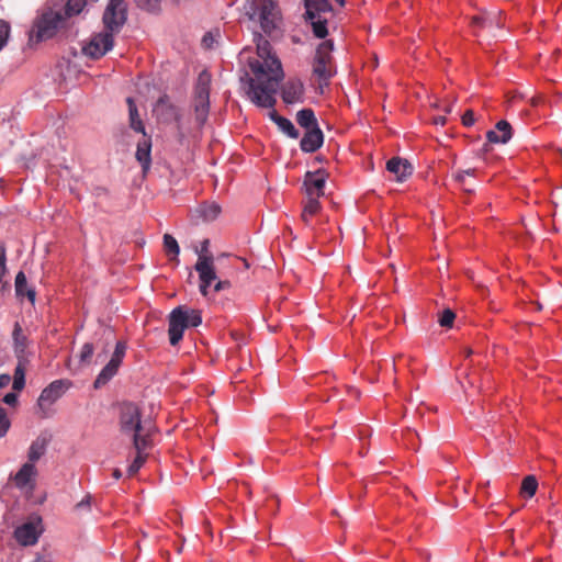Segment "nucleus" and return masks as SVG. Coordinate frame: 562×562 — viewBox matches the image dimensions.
Masks as SVG:
<instances>
[{
    "label": "nucleus",
    "instance_id": "1",
    "mask_svg": "<svg viewBox=\"0 0 562 562\" xmlns=\"http://www.w3.org/2000/svg\"><path fill=\"white\" fill-rule=\"evenodd\" d=\"M258 58L249 60V68L254 77H249L247 95L256 105L273 108L277 100L276 93L280 81L283 79L281 61L271 53L268 40L257 35Z\"/></svg>",
    "mask_w": 562,
    "mask_h": 562
},
{
    "label": "nucleus",
    "instance_id": "2",
    "mask_svg": "<svg viewBox=\"0 0 562 562\" xmlns=\"http://www.w3.org/2000/svg\"><path fill=\"white\" fill-rule=\"evenodd\" d=\"M120 426L123 434L133 438L135 448H142L145 439H149V430L140 422V412L133 403H123L120 406Z\"/></svg>",
    "mask_w": 562,
    "mask_h": 562
},
{
    "label": "nucleus",
    "instance_id": "3",
    "mask_svg": "<svg viewBox=\"0 0 562 562\" xmlns=\"http://www.w3.org/2000/svg\"><path fill=\"white\" fill-rule=\"evenodd\" d=\"M246 15L260 23L261 30L271 35L277 29L279 11L273 0H251L245 5Z\"/></svg>",
    "mask_w": 562,
    "mask_h": 562
},
{
    "label": "nucleus",
    "instance_id": "4",
    "mask_svg": "<svg viewBox=\"0 0 562 562\" xmlns=\"http://www.w3.org/2000/svg\"><path fill=\"white\" fill-rule=\"evenodd\" d=\"M65 22V15L60 11L50 8L43 9L34 20L30 37L36 41H45L55 36Z\"/></svg>",
    "mask_w": 562,
    "mask_h": 562
},
{
    "label": "nucleus",
    "instance_id": "5",
    "mask_svg": "<svg viewBox=\"0 0 562 562\" xmlns=\"http://www.w3.org/2000/svg\"><path fill=\"white\" fill-rule=\"evenodd\" d=\"M210 86L211 75L206 70H203L198 77L193 99L195 121L199 126L204 125L209 116Z\"/></svg>",
    "mask_w": 562,
    "mask_h": 562
},
{
    "label": "nucleus",
    "instance_id": "6",
    "mask_svg": "<svg viewBox=\"0 0 562 562\" xmlns=\"http://www.w3.org/2000/svg\"><path fill=\"white\" fill-rule=\"evenodd\" d=\"M334 44L331 41H324L316 49L313 63V75L318 79L319 87L327 86L334 75L331 52Z\"/></svg>",
    "mask_w": 562,
    "mask_h": 562
},
{
    "label": "nucleus",
    "instance_id": "7",
    "mask_svg": "<svg viewBox=\"0 0 562 562\" xmlns=\"http://www.w3.org/2000/svg\"><path fill=\"white\" fill-rule=\"evenodd\" d=\"M126 14L127 9L124 0H110L102 18L104 31L111 32L113 35L119 33L126 22Z\"/></svg>",
    "mask_w": 562,
    "mask_h": 562
},
{
    "label": "nucleus",
    "instance_id": "8",
    "mask_svg": "<svg viewBox=\"0 0 562 562\" xmlns=\"http://www.w3.org/2000/svg\"><path fill=\"white\" fill-rule=\"evenodd\" d=\"M209 240L205 239L202 244L201 254L199 255L198 261L194 269L199 273L200 278V292L203 296L207 295V289L212 282L216 281L217 276L213 265V256H205L203 252L207 251Z\"/></svg>",
    "mask_w": 562,
    "mask_h": 562
},
{
    "label": "nucleus",
    "instance_id": "9",
    "mask_svg": "<svg viewBox=\"0 0 562 562\" xmlns=\"http://www.w3.org/2000/svg\"><path fill=\"white\" fill-rule=\"evenodd\" d=\"M113 44L114 35L111 32L103 31L94 34L87 43V45L83 46L82 50L85 55L93 59H98L111 50Z\"/></svg>",
    "mask_w": 562,
    "mask_h": 562
},
{
    "label": "nucleus",
    "instance_id": "10",
    "mask_svg": "<svg viewBox=\"0 0 562 562\" xmlns=\"http://www.w3.org/2000/svg\"><path fill=\"white\" fill-rule=\"evenodd\" d=\"M126 345L123 341H117L112 357L108 364L102 369L100 374L94 381L93 386L106 384L119 371L122 360L125 356Z\"/></svg>",
    "mask_w": 562,
    "mask_h": 562
},
{
    "label": "nucleus",
    "instance_id": "11",
    "mask_svg": "<svg viewBox=\"0 0 562 562\" xmlns=\"http://www.w3.org/2000/svg\"><path fill=\"white\" fill-rule=\"evenodd\" d=\"M188 317L186 316V307L178 306L169 314V341L172 346L179 344L183 337V331L188 328Z\"/></svg>",
    "mask_w": 562,
    "mask_h": 562
},
{
    "label": "nucleus",
    "instance_id": "12",
    "mask_svg": "<svg viewBox=\"0 0 562 562\" xmlns=\"http://www.w3.org/2000/svg\"><path fill=\"white\" fill-rule=\"evenodd\" d=\"M326 182V173L319 169L315 172L308 171L304 177V187L307 199L316 198L318 200L324 195V188Z\"/></svg>",
    "mask_w": 562,
    "mask_h": 562
},
{
    "label": "nucleus",
    "instance_id": "13",
    "mask_svg": "<svg viewBox=\"0 0 562 562\" xmlns=\"http://www.w3.org/2000/svg\"><path fill=\"white\" fill-rule=\"evenodd\" d=\"M41 521L38 522H25L18 527L14 531V537L21 546H33L37 542V539L42 532Z\"/></svg>",
    "mask_w": 562,
    "mask_h": 562
},
{
    "label": "nucleus",
    "instance_id": "14",
    "mask_svg": "<svg viewBox=\"0 0 562 562\" xmlns=\"http://www.w3.org/2000/svg\"><path fill=\"white\" fill-rule=\"evenodd\" d=\"M303 95L304 86L299 79H290L282 87L281 97L288 104L303 102Z\"/></svg>",
    "mask_w": 562,
    "mask_h": 562
},
{
    "label": "nucleus",
    "instance_id": "15",
    "mask_svg": "<svg viewBox=\"0 0 562 562\" xmlns=\"http://www.w3.org/2000/svg\"><path fill=\"white\" fill-rule=\"evenodd\" d=\"M154 113L158 117V120L162 122H171L179 120V113L173 104L169 102V98L167 95H162L158 99L154 106Z\"/></svg>",
    "mask_w": 562,
    "mask_h": 562
},
{
    "label": "nucleus",
    "instance_id": "16",
    "mask_svg": "<svg viewBox=\"0 0 562 562\" xmlns=\"http://www.w3.org/2000/svg\"><path fill=\"white\" fill-rule=\"evenodd\" d=\"M324 143V134L319 127L306 130V133L300 142L301 150L304 153H314Z\"/></svg>",
    "mask_w": 562,
    "mask_h": 562
},
{
    "label": "nucleus",
    "instance_id": "17",
    "mask_svg": "<svg viewBox=\"0 0 562 562\" xmlns=\"http://www.w3.org/2000/svg\"><path fill=\"white\" fill-rule=\"evenodd\" d=\"M386 170L395 175L396 180L402 182L413 172L412 165L401 157H393L386 162Z\"/></svg>",
    "mask_w": 562,
    "mask_h": 562
},
{
    "label": "nucleus",
    "instance_id": "18",
    "mask_svg": "<svg viewBox=\"0 0 562 562\" xmlns=\"http://www.w3.org/2000/svg\"><path fill=\"white\" fill-rule=\"evenodd\" d=\"M35 464L26 462L22 465L14 476V483L19 488L29 487L31 491L34 488V480L36 476Z\"/></svg>",
    "mask_w": 562,
    "mask_h": 562
},
{
    "label": "nucleus",
    "instance_id": "19",
    "mask_svg": "<svg viewBox=\"0 0 562 562\" xmlns=\"http://www.w3.org/2000/svg\"><path fill=\"white\" fill-rule=\"evenodd\" d=\"M495 127L496 130H491L486 133L487 140L494 144H506L512 138L513 130L510 124L502 120Z\"/></svg>",
    "mask_w": 562,
    "mask_h": 562
},
{
    "label": "nucleus",
    "instance_id": "20",
    "mask_svg": "<svg viewBox=\"0 0 562 562\" xmlns=\"http://www.w3.org/2000/svg\"><path fill=\"white\" fill-rule=\"evenodd\" d=\"M472 25L479 29H501L503 26L501 12L475 15L472 18Z\"/></svg>",
    "mask_w": 562,
    "mask_h": 562
},
{
    "label": "nucleus",
    "instance_id": "21",
    "mask_svg": "<svg viewBox=\"0 0 562 562\" xmlns=\"http://www.w3.org/2000/svg\"><path fill=\"white\" fill-rule=\"evenodd\" d=\"M151 142L149 137H146V134L144 135V138L138 142L137 149H136V159L140 164L142 169L144 172H147L150 168L151 164Z\"/></svg>",
    "mask_w": 562,
    "mask_h": 562
},
{
    "label": "nucleus",
    "instance_id": "22",
    "mask_svg": "<svg viewBox=\"0 0 562 562\" xmlns=\"http://www.w3.org/2000/svg\"><path fill=\"white\" fill-rule=\"evenodd\" d=\"M61 389H43L37 405L43 416H46L50 406L61 396Z\"/></svg>",
    "mask_w": 562,
    "mask_h": 562
},
{
    "label": "nucleus",
    "instance_id": "23",
    "mask_svg": "<svg viewBox=\"0 0 562 562\" xmlns=\"http://www.w3.org/2000/svg\"><path fill=\"white\" fill-rule=\"evenodd\" d=\"M11 382V386L25 385V366L22 361L16 364L13 376L7 373L0 375V386H9Z\"/></svg>",
    "mask_w": 562,
    "mask_h": 562
},
{
    "label": "nucleus",
    "instance_id": "24",
    "mask_svg": "<svg viewBox=\"0 0 562 562\" xmlns=\"http://www.w3.org/2000/svg\"><path fill=\"white\" fill-rule=\"evenodd\" d=\"M305 5V18L316 19L321 13L331 11L329 0H303Z\"/></svg>",
    "mask_w": 562,
    "mask_h": 562
},
{
    "label": "nucleus",
    "instance_id": "25",
    "mask_svg": "<svg viewBox=\"0 0 562 562\" xmlns=\"http://www.w3.org/2000/svg\"><path fill=\"white\" fill-rule=\"evenodd\" d=\"M15 293L19 297L26 296L31 303L35 302V290L34 288L27 286V281L24 272L20 271L18 272L15 277Z\"/></svg>",
    "mask_w": 562,
    "mask_h": 562
},
{
    "label": "nucleus",
    "instance_id": "26",
    "mask_svg": "<svg viewBox=\"0 0 562 562\" xmlns=\"http://www.w3.org/2000/svg\"><path fill=\"white\" fill-rule=\"evenodd\" d=\"M476 169L470 168L467 170H460L452 175L454 181L459 184V187L463 190V192L471 194L474 192L475 186L473 182L468 181V177H474Z\"/></svg>",
    "mask_w": 562,
    "mask_h": 562
},
{
    "label": "nucleus",
    "instance_id": "27",
    "mask_svg": "<svg viewBox=\"0 0 562 562\" xmlns=\"http://www.w3.org/2000/svg\"><path fill=\"white\" fill-rule=\"evenodd\" d=\"M127 105H128V115H130V126L135 132L143 133L145 135V127L144 124L139 117L137 106L135 104V101L133 98L126 99Z\"/></svg>",
    "mask_w": 562,
    "mask_h": 562
},
{
    "label": "nucleus",
    "instance_id": "28",
    "mask_svg": "<svg viewBox=\"0 0 562 562\" xmlns=\"http://www.w3.org/2000/svg\"><path fill=\"white\" fill-rule=\"evenodd\" d=\"M296 122L301 127H303L305 130H312L314 127H319L316 116H315V113L310 108L302 109L296 113Z\"/></svg>",
    "mask_w": 562,
    "mask_h": 562
},
{
    "label": "nucleus",
    "instance_id": "29",
    "mask_svg": "<svg viewBox=\"0 0 562 562\" xmlns=\"http://www.w3.org/2000/svg\"><path fill=\"white\" fill-rule=\"evenodd\" d=\"M321 210V203L316 198L307 199L304 204L301 220L306 226H311V218L316 215Z\"/></svg>",
    "mask_w": 562,
    "mask_h": 562
},
{
    "label": "nucleus",
    "instance_id": "30",
    "mask_svg": "<svg viewBox=\"0 0 562 562\" xmlns=\"http://www.w3.org/2000/svg\"><path fill=\"white\" fill-rule=\"evenodd\" d=\"M144 443L145 445L142 448H135L137 451V454H136L135 459L133 460V462L130 464L128 470H127L128 475H131V476L135 475L146 461V454H144V451L149 446L150 440L145 439Z\"/></svg>",
    "mask_w": 562,
    "mask_h": 562
},
{
    "label": "nucleus",
    "instance_id": "31",
    "mask_svg": "<svg viewBox=\"0 0 562 562\" xmlns=\"http://www.w3.org/2000/svg\"><path fill=\"white\" fill-rule=\"evenodd\" d=\"M46 451V440L37 438L29 449V463H35Z\"/></svg>",
    "mask_w": 562,
    "mask_h": 562
},
{
    "label": "nucleus",
    "instance_id": "32",
    "mask_svg": "<svg viewBox=\"0 0 562 562\" xmlns=\"http://www.w3.org/2000/svg\"><path fill=\"white\" fill-rule=\"evenodd\" d=\"M538 488V482L535 476L528 475L522 480L521 487H520V494L524 497H532Z\"/></svg>",
    "mask_w": 562,
    "mask_h": 562
},
{
    "label": "nucleus",
    "instance_id": "33",
    "mask_svg": "<svg viewBox=\"0 0 562 562\" xmlns=\"http://www.w3.org/2000/svg\"><path fill=\"white\" fill-rule=\"evenodd\" d=\"M277 125L279 130L285 135H288L290 138H299L300 133L289 119L282 116L281 119H279V121H277Z\"/></svg>",
    "mask_w": 562,
    "mask_h": 562
},
{
    "label": "nucleus",
    "instance_id": "34",
    "mask_svg": "<svg viewBox=\"0 0 562 562\" xmlns=\"http://www.w3.org/2000/svg\"><path fill=\"white\" fill-rule=\"evenodd\" d=\"M311 21L313 34L318 38H325L328 34L327 21L321 19V14L316 19H307Z\"/></svg>",
    "mask_w": 562,
    "mask_h": 562
},
{
    "label": "nucleus",
    "instance_id": "35",
    "mask_svg": "<svg viewBox=\"0 0 562 562\" xmlns=\"http://www.w3.org/2000/svg\"><path fill=\"white\" fill-rule=\"evenodd\" d=\"M88 0H68L65 5V18L79 14L86 7Z\"/></svg>",
    "mask_w": 562,
    "mask_h": 562
},
{
    "label": "nucleus",
    "instance_id": "36",
    "mask_svg": "<svg viewBox=\"0 0 562 562\" xmlns=\"http://www.w3.org/2000/svg\"><path fill=\"white\" fill-rule=\"evenodd\" d=\"M164 247L167 254L173 255L176 258L178 257L180 252V247L176 238L170 234L164 235Z\"/></svg>",
    "mask_w": 562,
    "mask_h": 562
},
{
    "label": "nucleus",
    "instance_id": "37",
    "mask_svg": "<svg viewBox=\"0 0 562 562\" xmlns=\"http://www.w3.org/2000/svg\"><path fill=\"white\" fill-rule=\"evenodd\" d=\"M456 319V313L450 310H443L438 316V323L441 327L451 328Z\"/></svg>",
    "mask_w": 562,
    "mask_h": 562
},
{
    "label": "nucleus",
    "instance_id": "38",
    "mask_svg": "<svg viewBox=\"0 0 562 562\" xmlns=\"http://www.w3.org/2000/svg\"><path fill=\"white\" fill-rule=\"evenodd\" d=\"M186 316L188 317L189 327H198L202 323L201 312L198 310H189L186 307Z\"/></svg>",
    "mask_w": 562,
    "mask_h": 562
},
{
    "label": "nucleus",
    "instance_id": "39",
    "mask_svg": "<svg viewBox=\"0 0 562 562\" xmlns=\"http://www.w3.org/2000/svg\"><path fill=\"white\" fill-rule=\"evenodd\" d=\"M93 351H94L93 345L90 342H86L82 346L81 351L79 353L80 363H83V364L90 363L92 356H93Z\"/></svg>",
    "mask_w": 562,
    "mask_h": 562
},
{
    "label": "nucleus",
    "instance_id": "40",
    "mask_svg": "<svg viewBox=\"0 0 562 562\" xmlns=\"http://www.w3.org/2000/svg\"><path fill=\"white\" fill-rule=\"evenodd\" d=\"M220 213H221V207H220V205H217L215 203L205 206L202 212L203 217L206 221L215 220Z\"/></svg>",
    "mask_w": 562,
    "mask_h": 562
},
{
    "label": "nucleus",
    "instance_id": "41",
    "mask_svg": "<svg viewBox=\"0 0 562 562\" xmlns=\"http://www.w3.org/2000/svg\"><path fill=\"white\" fill-rule=\"evenodd\" d=\"M10 428V420L5 411L0 406V437H3Z\"/></svg>",
    "mask_w": 562,
    "mask_h": 562
},
{
    "label": "nucleus",
    "instance_id": "42",
    "mask_svg": "<svg viewBox=\"0 0 562 562\" xmlns=\"http://www.w3.org/2000/svg\"><path fill=\"white\" fill-rule=\"evenodd\" d=\"M10 25L4 20H0V42L4 46L9 38Z\"/></svg>",
    "mask_w": 562,
    "mask_h": 562
},
{
    "label": "nucleus",
    "instance_id": "43",
    "mask_svg": "<svg viewBox=\"0 0 562 562\" xmlns=\"http://www.w3.org/2000/svg\"><path fill=\"white\" fill-rule=\"evenodd\" d=\"M136 2L138 7L151 11L158 7L160 0H136Z\"/></svg>",
    "mask_w": 562,
    "mask_h": 562
},
{
    "label": "nucleus",
    "instance_id": "44",
    "mask_svg": "<svg viewBox=\"0 0 562 562\" xmlns=\"http://www.w3.org/2000/svg\"><path fill=\"white\" fill-rule=\"evenodd\" d=\"M474 113L472 110L465 111V113L462 115V124L464 126H472L474 124Z\"/></svg>",
    "mask_w": 562,
    "mask_h": 562
},
{
    "label": "nucleus",
    "instance_id": "45",
    "mask_svg": "<svg viewBox=\"0 0 562 562\" xmlns=\"http://www.w3.org/2000/svg\"><path fill=\"white\" fill-rule=\"evenodd\" d=\"M232 284L228 280H218L214 284V291L221 292L231 289Z\"/></svg>",
    "mask_w": 562,
    "mask_h": 562
},
{
    "label": "nucleus",
    "instance_id": "46",
    "mask_svg": "<svg viewBox=\"0 0 562 562\" xmlns=\"http://www.w3.org/2000/svg\"><path fill=\"white\" fill-rule=\"evenodd\" d=\"M5 404L8 405H15L16 401H18V395L16 393L12 392V393H8L7 395H4L3 400H2Z\"/></svg>",
    "mask_w": 562,
    "mask_h": 562
},
{
    "label": "nucleus",
    "instance_id": "47",
    "mask_svg": "<svg viewBox=\"0 0 562 562\" xmlns=\"http://www.w3.org/2000/svg\"><path fill=\"white\" fill-rule=\"evenodd\" d=\"M432 122H434V124H436V125H441V126H443V125L446 124L447 120H446V117H445V116L439 115V116L434 117Z\"/></svg>",
    "mask_w": 562,
    "mask_h": 562
},
{
    "label": "nucleus",
    "instance_id": "48",
    "mask_svg": "<svg viewBox=\"0 0 562 562\" xmlns=\"http://www.w3.org/2000/svg\"><path fill=\"white\" fill-rule=\"evenodd\" d=\"M213 41V37H212V34L211 33H206L204 36H203V44L209 47L210 46V42Z\"/></svg>",
    "mask_w": 562,
    "mask_h": 562
},
{
    "label": "nucleus",
    "instance_id": "49",
    "mask_svg": "<svg viewBox=\"0 0 562 562\" xmlns=\"http://www.w3.org/2000/svg\"><path fill=\"white\" fill-rule=\"evenodd\" d=\"M269 117H270L271 121H273L277 124V121H279V119H281L282 116L279 115L277 111L272 110L269 113Z\"/></svg>",
    "mask_w": 562,
    "mask_h": 562
},
{
    "label": "nucleus",
    "instance_id": "50",
    "mask_svg": "<svg viewBox=\"0 0 562 562\" xmlns=\"http://www.w3.org/2000/svg\"><path fill=\"white\" fill-rule=\"evenodd\" d=\"M48 386L55 387V386H64V382L61 380L53 381L48 384Z\"/></svg>",
    "mask_w": 562,
    "mask_h": 562
},
{
    "label": "nucleus",
    "instance_id": "51",
    "mask_svg": "<svg viewBox=\"0 0 562 562\" xmlns=\"http://www.w3.org/2000/svg\"><path fill=\"white\" fill-rule=\"evenodd\" d=\"M122 476V472L119 469L113 471V477L119 480Z\"/></svg>",
    "mask_w": 562,
    "mask_h": 562
},
{
    "label": "nucleus",
    "instance_id": "52",
    "mask_svg": "<svg viewBox=\"0 0 562 562\" xmlns=\"http://www.w3.org/2000/svg\"><path fill=\"white\" fill-rule=\"evenodd\" d=\"M89 504H90V496H87L86 499H83V501H81L79 503V506H81V505H89Z\"/></svg>",
    "mask_w": 562,
    "mask_h": 562
},
{
    "label": "nucleus",
    "instance_id": "53",
    "mask_svg": "<svg viewBox=\"0 0 562 562\" xmlns=\"http://www.w3.org/2000/svg\"><path fill=\"white\" fill-rule=\"evenodd\" d=\"M471 353H472V350H471V349H468V350H467V357H469Z\"/></svg>",
    "mask_w": 562,
    "mask_h": 562
},
{
    "label": "nucleus",
    "instance_id": "54",
    "mask_svg": "<svg viewBox=\"0 0 562 562\" xmlns=\"http://www.w3.org/2000/svg\"><path fill=\"white\" fill-rule=\"evenodd\" d=\"M322 383H323L322 381H316V382H314V384H315V385H319V384H322Z\"/></svg>",
    "mask_w": 562,
    "mask_h": 562
},
{
    "label": "nucleus",
    "instance_id": "55",
    "mask_svg": "<svg viewBox=\"0 0 562 562\" xmlns=\"http://www.w3.org/2000/svg\"><path fill=\"white\" fill-rule=\"evenodd\" d=\"M34 562H45V561L42 559H36Z\"/></svg>",
    "mask_w": 562,
    "mask_h": 562
},
{
    "label": "nucleus",
    "instance_id": "56",
    "mask_svg": "<svg viewBox=\"0 0 562 562\" xmlns=\"http://www.w3.org/2000/svg\"><path fill=\"white\" fill-rule=\"evenodd\" d=\"M532 104L536 105L537 104V100L532 99Z\"/></svg>",
    "mask_w": 562,
    "mask_h": 562
}]
</instances>
